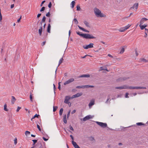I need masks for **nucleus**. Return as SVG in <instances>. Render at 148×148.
<instances>
[{
  "label": "nucleus",
  "instance_id": "f257e3e1",
  "mask_svg": "<svg viewBox=\"0 0 148 148\" xmlns=\"http://www.w3.org/2000/svg\"><path fill=\"white\" fill-rule=\"evenodd\" d=\"M77 34L83 38L86 39H95L96 37L88 34H81L79 32H77Z\"/></svg>",
  "mask_w": 148,
  "mask_h": 148
},
{
  "label": "nucleus",
  "instance_id": "f03ea898",
  "mask_svg": "<svg viewBox=\"0 0 148 148\" xmlns=\"http://www.w3.org/2000/svg\"><path fill=\"white\" fill-rule=\"evenodd\" d=\"M94 12L95 15L98 17H105V15L101 13V11L98 8H95Z\"/></svg>",
  "mask_w": 148,
  "mask_h": 148
},
{
  "label": "nucleus",
  "instance_id": "7ed1b4c3",
  "mask_svg": "<svg viewBox=\"0 0 148 148\" xmlns=\"http://www.w3.org/2000/svg\"><path fill=\"white\" fill-rule=\"evenodd\" d=\"M96 123L98 125H99L103 128H105L107 127V125L106 123L99 122L98 121H96Z\"/></svg>",
  "mask_w": 148,
  "mask_h": 148
},
{
  "label": "nucleus",
  "instance_id": "20e7f679",
  "mask_svg": "<svg viewBox=\"0 0 148 148\" xmlns=\"http://www.w3.org/2000/svg\"><path fill=\"white\" fill-rule=\"evenodd\" d=\"M94 44L93 43H90L89 45H86L83 46V47L84 49H87L89 48H91L93 47Z\"/></svg>",
  "mask_w": 148,
  "mask_h": 148
},
{
  "label": "nucleus",
  "instance_id": "39448f33",
  "mask_svg": "<svg viewBox=\"0 0 148 148\" xmlns=\"http://www.w3.org/2000/svg\"><path fill=\"white\" fill-rule=\"evenodd\" d=\"M130 26V24H128V25L125 26V27L120 29H119V31L120 32H124L125 30L128 29Z\"/></svg>",
  "mask_w": 148,
  "mask_h": 148
},
{
  "label": "nucleus",
  "instance_id": "423d86ee",
  "mask_svg": "<svg viewBox=\"0 0 148 148\" xmlns=\"http://www.w3.org/2000/svg\"><path fill=\"white\" fill-rule=\"evenodd\" d=\"M129 86H128L127 85H124L121 86L117 87L115 88L117 89H129Z\"/></svg>",
  "mask_w": 148,
  "mask_h": 148
},
{
  "label": "nucleus",
  "instance_id": "0eeeda50",
  "mask_svg": "<svg viewBox=\"0 0 148 148\" xmlns=\"http://www.w3.org/2000/svg\"><path fill=\"white\" fill-rule=\"evenodd\" d=\"M129 78V77H122L117 79V82L123 81L128 79Z\"/></svg>",
  "mask_w": 148,
  "mask_h": 148
},
{
  "label": "nucleus",
  "instance_id": "6e6552de",
  "mask_svg": "<svg viewBox=\"0 0 148 148\" xmlns=\"http://www.w3.org/2000/svg\"><path fill=\"white\" fill-rule=\"evenodd\" d=\"M92 117L90 115H88L85 117L82 120L84 121H85L89 119H92Z\"/></svg>",
  "mask_w": 148,
  "mask_h": 148
},
{
  "label": "nucleus",
  "instance_id": "1a4fd4ad",
  "mask_svg": "<svg viewBox=\"0 0 148 148\" xmlns=\"http://www.w3.org/2000/svg\"><path fill=\"white\" fill-rule=\"evenodd\" d=\"M74 79L73 78H71L69 79L68 80L66 81L64 83V85H66L67 84H69L73 81H74Z\"/></svg>",
  "mask_w": 148,
  "mask_h": 148
},
{
  "label": "nucleus",
  "instance_id": "9d476101",
  "mask_svg": "<svg viewBox=\"0 0 148 148\" xmlns=\"http://www.w3.org/2000/svg\"><path fill=\"white\" fill-rule=\"evenodd\" d=\"M95 100L94 99L91 100L88 104V106L90 108L94 104Z\"/></svg>",
  "mask_w": 148,
  "mask_h": 148
},
{
  "label": "nucleus",
  "instance_id": "9b49d317",
  "mask_svg": "<svg viewBox=\"0 0 148 148\" xmlns=\"http://www.w3.org/2000/svg\"><path fill=\"white\" fill-rule=\"evenodd\" d=\"M72 143L75 148H80L76 143L73 140L72 141Z\"/></svg>",
  "mask_w": 148,
  "mask_h": 148
},
{
  "label": "nucleus",
  "instance_id": "f8f14e48",
  "mask_svg": "<svg viewBox=\"0 0 148 148\" xmlns=\"http://www.w3.org/2000/svg\"><path fill=\"white\" fill-rule=\"evenodd\" d=\"M71 99V97L68 96H66L65 97V99L64 101V102L66 103H67L69 102V101Z\"/></svg>",
  "mask_w": 148,
  "mask_h": 148
},
{
  "label": "nucleus",
  "instance_id": "ddd939ff",
  "mask_svg": "<svg viewBox=\"0 0 148 148\" xmlns=\"http://www.w3.org/2000/svg\"><path fill=\"white\" fill-rule=\"evenodd\" d=\"M138 3L134 4L130 8V9H134L135 8V9L137 10L138 8Z\"/></svg>",
  "mask_w": 148,
  "mask_h": 148
},
{
  "label": "nucleus",
  "instance_id": "4468645a",
  "mask_svg": "<svg viewBox=\"0 0 148 148\" xmlns=\"http://www.w3.org/2000/svg\"><path fill=\"white\" fill-rule=\"evenodd\" d=\"M148 20V19L145 18H143L140 21V24H143L144 23L145 21H146Z\"/></svg>",
  "mask_w": 148,
  "mask_h": 148
},
{
  "label": "nucleus",
  "instance_id": "2eb2a0df",
  "mask_svg": "<svg viewBox=\"0 0 148 148\" xmlns=\"http://www.w3.org/2000/svg\"><path fill=\"white\" fill-rule=\"evenodd\" d=\"M140 87H133V86H129V89H140Z\"/></svg>",
  "mask_w": 148,
  "mask_h": 148
},
{
  "label": "nucleus",
  "instance_id": "dca6fc26",
  "mask_svg": "<svg viewBox=\"0 0 148 148\" xmlns=\"http://www.w3.org/2000/svg\"><path fill=\"white\" fill-rule=\"evenodd\" d=\"M78 27L80 29H81L84 32H86L89 33V31L84 29V28L81 27L79 26V25H78Z\"/></svg>",
  "mask_w": 148,
  "mask_h": 148
},
{
  "label": "nucleus",
  "instance_id": "f3484780",
  "mask_svg": "<svg viewBox=\"0 0 148 148\" xmlns=\"http://www.w3.org/2000/svg\"><path fill=\"white\" fill-rule=\"evenodd\" d=\"M82 95L81 94H80L79 93H77L75 95H73L72 98H75L78 97H80V96H81Z\"/></svg>",
  "mask_w": 148,
  "mask_h": 148
},
{
  "label": "nucleus",
  "instance_id": "a211bd4d",
  "mask_svg": "<svg viewBox=\"0 0 148 148\" xmlns=\"http://www.w3.org/2000/svg\"><path fill=\"white\" fill-rule=\"evenodd\" d=\"M90 75L89 74H84L79 76V77H89Z\"/></svg>",
  "mask_w": 148,
  "mask_h": 148
},
{
  "label": "nucleus",
  "instance_id": "6ab92c4d",
  "mask_svg": "<svg viewBox=\"0 0 148 148\" xmlns=\"http://www.w3.org/2000/svg\"><path fill=\"white\" fill-rule=\"evenodd\" d=\"M12 99H11V103L12 104H14V103L15 101L16 100V99L15 97L13 96H12Z\"/></svg>",
  "mask_w": 148,
  "mask_h": 148
},
{
  "label": "nucleus",
  "instance_id": "aec40b11",
  "mask_svg": "<svg viewBox=\"0 0 148 148\" xmlns=\"http://www.w3.org/2000/svg\"><path fill=\"white\" fill-rule=\"evenodd\" d=\"M42 27H41L38 30V33L40 35V36L41 35L42 33Z\"/></svg>",
  "mask_w": 148,
  "mask_h": 148
},
{
  "label": "nucleus",
  "instance_id": "412c9836",
  "mask_svg": "<svg viewBox=\"0 0 148 148\" xmlns=\"http://www.w3.org/2000/svg\"><path fill=\"white\" fill-rule=\"evenodd\" d=\"M51 26L50 25V24H49L48 25V27L47 28V32L48 33H50V29H51Z\"/></svg>",
  "mask_w": 148,
  "mask_h": 148
},
{
  "label": "nucleus",
  "instance_id": "4be33fe9",
  "mask_svg": "<svg viewBox=\"0 0 148 148\" xmlns=\"http://www.w3.org/2000/svg\"><path fill=\"white\" fill-rule=\"evenodd\" d=\"M84 24L88 27H90V26L89 25V23L86 21H85L84 22Z\"/></svg>",
  "mask_w": 148,
  "mask_h": 148
},
{
  "label": "nucleus",
  "instance_id": "5701e85b",
  "mask_svg": "<svg viewBox=\"0 0 148 148\" xmlns=\"http://www.w3.org/2000/svg\"><path fill=\"white\" fill-rule=\"evenodd\" d=\"M83 86V88H89V87L92 88H94V86H93L88 85Z\"/></svg>",
  "mask_w": 148,
  "mask_h": 148
},
{
  "label": "nucleus",
  "instance_id": "b1692460",
  "mask_svg": "<svg viewBox=\"0 0 148 148\" xmlns=\"http://www.w3.org/2000/svg\"><path fill=\"white\" fill-rule=\"evenodd\" d=\"M139 62H141V63H142L143 62H147V61L146 59H145L144 58H141Z\"/></svg>",
  "mask_w": 148,
  "mask_h": 148
},
{
  "label": "nucleus",
  "instance_id": "393cba45",
  "mask_svg": "<svg viewBox=\"0 0 148 148\" xmlns=\"http://www.w3.org/2000/svg\"><path fill=\"white\" fill-rule=\"evenodd\" d=\"M75 2L74 1H73L71 2V5H72L71 7L72 8H73L74 7L75 5Z\"/></svg>",
  "mask_w": 148,
  "mask_h": 148
},
{
  "label": "nucleus",
  "instance_id": "a878e982",
  "mask_svg": "<svg viewBox=\"0 0 148 148\" xmlns=\"http://www.w3.org/2000/svg\"><path fill=\"white\" fill-rule=\"evenodd\" d=\"M136 124L139 126H140V125H145V124L144 123H142L140 122V123H136Z\"/></svg>",
  "mask_w": 148,
  "mask_h": 148
},
{
  "label": "nucleus",
  "instance_id": "bb28decb",
  "mask_svg": "<svg viewBox=\"0 0 148 148\" xmlns=\"http://www.w3.org/2000/svg\"><path fill=\"white\" fill-rule=\"evenodd\" d=\"M63 121H64V123H67V121H66V115H65L64 117Z\"/></svg>",
  "mask_w": 148,
  "mask_h": 148
},
{
  "label": "nucleus",
  "instance_id": "cd10ccee",
  "mask_svg": "<svg viewBox=\"0 0 148 148\" xmlns=\"http://www.w3.org/2000/svg\"><path fill=\"white\" fill-rule=\"evenodd\" d=\"M7 105L6 104H5L4 106V110L6 111H8V109L7 108Z\"/></svg>",
  "mask_w": 148,
  "mask_h": 148
},
{
  "label": "nucleus",
  "instance_id": "c85d7f7f",
  "mask_svg": "<svg viewBox=\"0 0 148 148\" xmlns=\"http://www.w3.org/2000/svg\"><path fill=\"white\" fill-rule=\"evenodd\" d=\"M63 60V59L62 58L61 59H60V60L59 62V64L58 66H59L62 62Z\"/></svg>",
  "mask_w": 148,
  "mask_h": 148
},
{
  "label": "nucleus",
  "instance_id": "c756f323",
  "mask_svg": "<svg viewBox=\"0 0 148 148\" xmlns=\"http://www.w3.org/2000/svg\"><path fill=\"white\" fill-rule=\"evenodd\" d=\"M124 51H125L124 48H122L120 52V53L122 54L123 53Z\"/></svg>",
  "mask_w": 148,
  "mask_h": 148
},
{
  "label": "nucleus",
  "instance_id": "7c9ffc66",
  "mask_svg": "<svg viewBox=\"0 0 148 148\" xmlns=\"http://www.w3.org/2000/svg\"><path fill=\"white\" fill-rule=\"evenodd\" d=\"M63 111V109L62 108H61L59 111V114L60 115H61L62 114V113Z\"/></svg>",
  "mask_w": 148,
  "mask_h": 148
},
{
  "label": "nucleus",
  "instance_id": "2f4dec72",
  "mask_svg": "<svg viewBox=\"0 0 148 148\" xmlns=\"http://www.w3.org/2000/svg\"><path fill=\"white\" fill-rule=\"evenodd\" d=\"M39 116V115H38L37 114H36L31 119V120L32 121L33 119H34L35 117H36L38 118V116Z\"/></svg>",
  "mask_w": 148,
  "mask_h": 148
},
{
  "label": "nucleus",
  "instance_id": "473e14b6",
  "mask_svg": "<svg viewBox=\"0 0 148 148\" xmlns=\"http://www.w3.org/2000/svg\"><path fill=\"white\" fill-rule=\"evenodd\" d=\"M77 8V11H79L80 10L81 8L80 7L79 5H77L76 7Z\"/></svg>",
  "mask_w": 148,
  "mask_h": 148
},
{
  "label": "nucleus",
  "instance_id": "72a5a7b5",
  "mask_svg": "<svg viewBox=\"0 0 148 148\" xmlns=\"http://www.w3.org/2000/svg\"><path fill=\"white\" fill-rule=\"evenodd\" d=\"M73 21L74 22L75 24H77L78 23L77 20V19L76 18H75L74 19Z\"/></svg>",
  "mask_w": 148,
  "mask_h": 148
},
{
  "label": "nucleus",
  "instance_id": "f704fd0d",
  "mask_svg": "<svg viewBox=\"0 0 148 148\" xmlns=\"http://www.w3.org/2000/svg\"><path fill=\"white\" fill-rule=\"evenodd\" d=\"M141 25L142 24H140L139 26L140 28V29L141 30H143L145 28L144 27V26H143V25Z\"/></svg>",
  "mask_w": 148,
  "mask_h": 148
},
{
  "label": "nucleus",
  "instance_id": "c9c22d12",
  "mask_svg": "<svg viewBox=\"0 0 148 148\" xmlns=\"http://www.w3.org/2000/svg\"><path fill=\"white\" fill-rule=\"evenodd\" d=\"M45 9V7H42L41 10H40V12H43Z\"/></svg>",
  "mask_w": 148,
  "mask_h": 148
},
{
  "label": "nucleus",
  "instance_id": "e433bc0d",
  "mask_svg": "<svg viewBox=\"0 0 148 148\" xmlns=\"http://www.w3.org/2000/svg\"><path fill=\"white\" fill-rule=\"evenodd\" d=\"M58 107L57 106H53V112H55L57 109Z\"/></svg>",
  "mask_w": 148,
  "mask_h": 148
},
{
  "label": "nucleus",
  "instance_id": "4c0bfd02",
  "mask_svg": "<svg viewBox=\"0 0 148 148\" xmlns=\"http://www.w3.org/2000/svg\"><path fill=\"white\" fill-rule=\"evenodd\" d=\"M30 134V132L28 131H25V134L26 136H27V134L29 135V134Z\"/></svg>",
  "mask_w": 148,
  "mask_h": 148
},
{
  "label": "nucleus",
  "instance_id": "58836bf2",
  "mask_svg": "<svg viewBox=\"0 0 148 148\" xmlns=\"http://www.w3.org/2000/svg\"><path fill=\"white\" fill-rule=\"evenodd\" d=\"M46 20V17L45 16H43V18L42 19V22H45Z\"/></svg>",
  "mask_w": 148,
  "mask_h": 148
},
{
  "label": "nucleus",
  "instance_id": "ea45409f",
  "mask_svg": "<svg viewBox=\"0 0 148 148\" xmlns=\"http://www.w3.org/2000/svg\"><path fill=\"white\" fill-rule=\"evenodd\" d=\"M32 141L33 142V145H34L37 142V140H32Z\"/></svg>",
  "mask_w": 148,
  "mask_h": 148
},
{
  "label": "nucleus",
  "instance_id": "a19ab883",
  "mask_svg": "<svg viewBox=\"0 0 148 148\" xmlns=\"http://www.w3.org/2000/svg\"><path fill=\"white\" fill-rule=\"evenodd\" d=\"M29 97H30V101H33V100H32V95L31 94L30 95V96H29Z\"/></svg>",
  "mask_w": 148,
  "mask_h": 148
},
{
  "label": "nucleus",
  "instance_id": "79ce46f5",
  "mask_svg": "<svg viewBox=\"0 0 148 148\" xmlns=\"http://www.w3.org/2000/svg\"><path fill=\"white\" fill-rule=\"evenodd\" d=\"M110 95H108V98L107 99V100L105 102L106 103H108V101H109L110 98Z\"/></svg>",
  "mask_w": 148,
  "mask_h": 148
},
{
  "label": "nucleus",
  "instance_id": "37998d69",
  "mask_svg": "<svg viewBox=\"0 0 148 148\" xmlns=\"http://www.w3.org/2000/svg\"><path fill=\"white\" fill-rule=\"evenodd\" d=\"M76 88H83V86H77L76 87Z\"/></svg>",
  "mask_w": 148,
  "mask_h": 148
},
{
  "label": "nucleus",
  "instance_id": "c03bdc74",
  "mask_svg": "<svg viewBox=\"0 0 148 148\" xmlns=\"http://www.w3.org/2000/svg\"><path fill=\"white\" fill-rule=\"evenodd\" d=\"M2 20V16L1 15V10L0 9V22Z\"/></svg>",
  "mask_w": 148,
  "mask_h": 148
},
{
  "label": "nucleus",
  "instance_id": "a18cd8bd",
  "mask_svg": "<svg viewBox=\"0 0 148 148\" xmlns=\"http://www.w3.org/2000/svg\"><path fill=\"white\" fill-rule=\"evenodd\" d=\"M46 15L47 17H50V12H48L46 14Z\"/></svg>",
  "mask_w": 148,
  "mask_h": 148
},
{
  "label": "nucleus",
  "instance_id": "49530a36",
  "mask_svg": "<svg viewBox=\"0 0 148 148\" xmlns=\"http://www.w3.org/2000/svg\"><path fill=\"white\" fill-rule=\"evenodd\" d=\"M69 128H70V129L73 131H74V129L73 127L71 125H70L69 126Z\"/></svg>",
  "mask_w": 148,
  "mask_h": 148
},
{
  "label": "nucleus",
  "instance_id": "de8ad7c7",
  "mask_svg": "<svg viewBox=\"0 0 148 148\" xmlns=\"http://www.w3.org/2000/svg\"><path fill=\"white\" fill-rule=\"evenodd\" d=\"M14 143L15 145H16L17 143V139L16 138L14 140Z\"/></svg>",
  "mask_w": 148,
  "mask_h": 148
},
{
  "label": "nucleus",
  "instance_id": "09e8293b",
  "mask_svg": "<svg viewBox=\"0 0 148 148\" xmlns=\"http://www.w3.org/2000/svg\"><path fill=\"white\" fill-rule=\"evenodd\" d=\"M21 108V107H20L19 106H18L17 107V108L16 110V112H18L19 110Z\"/></svg>",
  "mask_w": 148,
  "mask_h": 148
},
{
  "label": "nucleus",
  "instance_id": "8fccbe9b",
  "mask_svg": "<svg viewBox=\"0 0 148 148\" xmlns=\"http://www.w3.org/2000/svg\"><path fill=\"white\" fill-rule=\"evenodd\" d=\"M48 7L49 8H51L52 6V4H51V2H50L49 5H48Z\"/></svg>",
  "mask_w": 148,
  "mask_h": 148
},
{
  "label": "nucleus",
  "instance_id": "3c124183",
  "mask_svg": "<svg viewBox=\"0 0 148 148\" xmlns=\"http://www.w3.org/2000/svg\"><path fill=\"white\" fill-rule=\"evenodd\" d=\"M128 95H129L128 93L127 92L126 93L125 96V98H128L129 97L128 96Z\"/></svg>",
  "mask_w": 148,
  "mask_h": 148
},
{
  "label": "nucleus",
  "instance_id": "603ef678",
  "mask_svg": "<svg viewBox=\"0 0 148 148\" xmlns=\"http://www.w3.org/2000/svg\"><path fill=\"white\" fill-rule=\"evenodd\" d=\"M70 111L67 114V118H68L69 116H70Z\"/></svg>",
  "mask_w": 148,
  "mask_h": 148
},
{
  "label": "nucleus",
  "instance_id": "864d4df0",
  "mask_svg": "<svg viewBox=\"0 0 148 148\" xmlns=\"http://www.w3.org/2000/svg\"><path fill=\"white\" fill-rule=\"evenodd\" d=\"M37 127L38 129L40 131H41V129L39 125H38L37 124Z\"/></svg>",
  "mask_w": 148,
  "mask_h": 148
},
{
  "label": "nucleus",
  "instance_id": "5fc2aeb1",
  "mask_svg": "<svg viewBox=\"0 0 148 148\" xmlns=\"http://www.w3.org/2000/svg\"><path fill=\"white\" fill-rule=\"evenodd\" d=\"M21 16L20 17V18L17 20V22H18V23H19L20 21V20L21 19Z\"/></svg>",
  "mask_w": 148,
  "mask_h": 148
},
{
  "label": "nucleus",
  "instance_id": "6e6d98bb",
  "mask_svg": "<svg viewBox=\"0 0 148 148\" xmlns=\"http://www.w3.org/2000/svg\"><path fill=\"white\" fill-rule=\"evenodd\" d=\"M45 1H44L42 2V3L40 5V6L41 7L42 6L43 4L45 2Z\"/></svg>",
  "mask_w": 148,
  "mask_h": 148
},
{
  "label": "nucleus",
  "instance_id": "4d7b16f0",
  "mask_svg": "<svg viewBox=\"0 0 148 148\" xmlns=\"http://www.w3.org/2000/svg\"><path fill=\"white\" fill-rule=\"evenodd\" d=\"M46 43V41H44L42 42V43L41 44V45L42 46H44V45H45V44Z\"/></svg>",
  "mask_w": 148,
  "mask_h": 148
},
{
  "label": "nucleus",
  "instance_id": "13d9d810",
  "mask_svg": "<svg viewBox=\"0 0 148 148\" xmlns=\"http://www.w3.org/2000/svg\"><path fill=\"white\" fill-rule=\"evenodd\" d=\"M67 104H68L69 107H70L71 106V102H69Z\"/></svg>",
  "mask_w": 148,
  "mask_h": 148
},
{
  "label": "nucleus",
  "instance_id": "bf43d9fd",
  "mask_svg": "<svg viewBox=\"0 0 148 148\" xmlns=\"http://www.w3.org/2000/svg\"><path fill=\"white\" fill-rule=\"evenodd\" d=\"M104 70H105V69H103L102 67H100V68L99 71H101Z\"/></svg>",
  "mask_w": 148,
  "mask_h": 148
},
{
  "label": "nucleus",
  "instance_id": "052dcab7",
  "mask_svg": "<svg viewBox=\"0 0 148 148\" xmlns=\"http://www.w3.org/2000/svg\"><path fill=\"white\" fill-rule=\"evenodd\" d=\"M145 35L144 36V37H145V38H146L147 36V32L146 31H145Z\"/></svg>",
  "mask_w": 148,
  "mask_h": 148
},
{
  "label": "nucleus",
  "instance_id": "680f3d73",
  "mask_svg": "<svg viewBox=\"0 0 148 148\" xmlns=\"http://www.w3.org/2000/svg\"><path fill=\"white\" fill-rule=\"evenodd\" d=\"M41 14L40 13L38 14L37 16V18H39L41 15Z\"/></svg>",
  "mask_w": 148,
  "mask_h": 148
},
{
  "label": "nucleus",
  "instance_id": "e2e57ef3",
  "mask_svg": "<svg viewBox=\"0 0 148 148\" xmlns=\"http://www.w3.org/2000/svg\"><path fill=\"white\" fill-rule=\"evenodd\" d=\"M42 138L45 141H47L48 140V139H46L44 137H43Z\"/></svg>",
  "mask_w": 148,
  "mask_h": 148
},
{
  "label": "nucleus",
  "instance_id": "0e129e2a",
  "mask_svg": "<svg viewBox=\"0 0 148 148\" xmlns=\"http://www.w3.org/2000/svg\"><path fill=\"white\" fill-rule=\"evenodd\" d=\"M135 53H136V56H138V53L137 51L136 50V51H135Z\"/></svg>",
  "mask_w": 148,
  "mask_h": 148
},
{
  "label": "nucleus",
  "instance_id": "69168bd1",
  "mask_svg": "<svg viewBox=\"0 0 148 148\" xmlns=\"http://www.w3.org/2000/svg\"><path fill=\"white\" fill-rule=\"evenodd\" d=\"M108 56H109V57H111V58H113V57L110 54H108Z\"/></svg>",
  "mask_w": 148,
  "mask_h": 148
},
{
  "label": "nucleus",
  "instance_id": "338daca9",
  "mask_svg": "<svg viewBox=\"0 0 148 148\" xmlns=\"http://www.w3.org/2000/svg\"><path fill=\"white\" fill-rule=\"evenodd\" d=\"M76 111V110H73L72 112H71V114H73L74 113H75Z\"/></svg>",
  "mask_w": 148,
  "mask_h": 148
},
{
  "label": "nucleus",
  "instance_id": "774afa93",
  "mask_svg": "<svg viewBox=\"0 0 148 148\" xmlns=\"http://www.w3.org/2000/svg\"><path fill=\"white\" fill-rule=\"evenodd\" d=\"M14 4H12L11 5V8H14Z\"/></svg>",
  "mask_w": 148,
  "mask_h": 148
}]
</instances>
